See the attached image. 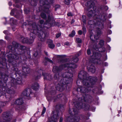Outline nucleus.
<instances>
[{
  "label": "nucleus",
  "instance_id": "a19ab883",
  "mask_svg": "<svg viewBox=\"0 0 122 122\" xmlns=\"http://www.w3.org/2000/svg\"><path fill=\"white\" fill-rule=\"evenodd\" d=\"M68 16H73V15L70 12L67 14Z\"/></svg>",
  "mask_w": 122,
  "mask_h": 122
},
{
  "label": "nucleus",
  "instance_id": "de8ad7c7",
  "mask_svg": "<svg viewBox=\"0 0 122 122\" xmlns=\"http://www.w3.org/2000/svg\"><path fill=\"white\" fill-rule=\"evenodd\" d=\"M61 106L60 105H58L56 107H58V109H60L61 108Z\"/></svg>",
  "mask_w": 122,
  "mask_h": 122
},
{
  "label": "nucleus",
  "instance_id": "b1692460",
  "mask_svg": "<svg viewBox=\"0 0 122 122\" xmlns=\"http://www.w3.org/2000/svg\"><path fill=\"white\" fill-rule=\"evenodd\" d=\"M41 17L43 19H45L46 18V15L43 13H42L41 14Z\"/></svg>",
  "mask_w": 122,
  "mask_h": 122
},
{
  "label": "nucleus",
  "instance_id": "6e6d98bb",
  "mask_svg": "<svg viewBox=\"0 0 122 122\" xmlns=\"http://www.w3.org/2000/svg\"><path fill=\"white\" fill-rule=\"evenodd\" d=\"M40 76H37V77H36V79H39V78H40Z\"/></svg>",
  "mask_w": 122,
  "mask_h": 122
},
{
  "label": "nucleus",
  "instance_id": "f03ea898",
  "mask_svg": "<svg viewBox=\"0 0 122 122\" xmlns=\"http://www.w3.org/2000/svg\"><path fill=\"white\" fill-rule=\"evenodd\" d=\"M51 21L52 20L51 17L50 15H48L47 19L46 20V22L44 23V25L48 24L49 27H50L51 24ZM44 20H39L38 22L41 25L40 26L39 25L38 27L36 25V24L35 23H34L31 26L32 27L31 30L35 34H37L40 38V40L42 41H44L45 38L46 36V32L44 30H43V28L41 26V25L44 24Z\"/></svg>",
  "mask_w": 122,
  "mask_h": 122
},
{
  "label": "nucleus",
  "instance_id": "052dcab7",
  "mask_svg": "<svg viewBox=\"0 0 122 122\" xmlns=\"http://www.w3.org/2000/svg\"><path fill=\"white\" fill-rule=\"evenodd\" d=\"M25 13H28V12H29V11H28V12H27V11H26V10L25 11Z\"/></svg>",
  "mask_w": 122,
  "mask_h": 122
},
{
  "label": "nucleus",
  "instance_id": "39448f33",
  "mask_svg": "<svg viewBox=\"0 0 122 122\" xmlns=\"http://www.w3.org/2000/svg\"><path fill=\"white\" fill-rule=\"evenodd\" d=\"M78 76L79 78L82 80V81L84 85L86 84V81H89L88 80H86L87 78L92 80H93L92 78H91V77L89 76L88 75L86 71L83 70L80 71L78 75Z\"/></svg>",
  "mask_w": 122,
  "mask_h": 122
},
{
  "label": "nucleus",
  "instance_id": "c756f323",
  "mask_svg": "<svg viewBox=\"0 0 122 122\" xmlns=\"http://www.w3.org/2000/svg\"><path fill=\"white\" fill-rule=\"evenodd\" d=\"M76 41L78 43H81L82 42L81 40L79 38H77L76 39Z\"/></svg>",
  "mask_w": 122,
  "mask_h": 122
},
{
  "label": "nucleus",
  "instance_id": "603ef678",
  "mask_svg": "<svg viewBox=\"0 0 122 122\" xmlns=\"http://www.w3.org/2000/svg\"><path fill=\"white\" fill-rule=\"evenodd\" d=\"M7 32H8V31L6 30L4 31V33L5 34H7Z\"/></svg>",
  "mask_w": 122,
  "mask_h": 122
},
{
  "label": "nucleus",
  "instance_id": "20e7f679",
  "mask_svg": "<svg viewBox=\"0 0 122 122\" xmlns=\"http://www.w3.org/2000/svg\"><path fill=\"white\" fill-rule=\"evenodd\" d=\"M90 77H91V76ZM91 77V78H92L93 79V80H92L90 79H88V78H87L86 80H88L89 81H86V84L84 85V86H83L81 87H80L78 88L80 89V91L81 92L86 93L88 92V90L85 87V86H86L88 87H89V85L90 82L92 85H93L95 84L96 80H95L94 79H95V78L93 77Z\"/></svg>",
  "mask_w": 122,
  "mask_h": 122
},
{
  "label": "nucleus",
  "instance_id": "0eeeda50",
  "mask_svg": "<svg viewBox=\"0 0 122 122\" xmlns=\"http://www.w3.org/2000/svg\"><path fill=\"white\" fill-rule=\"evenodd\" d=\"M53 0H45V2L43 1H41V3H42L43 5L44 8V11L46 13H48L46 11L48 10V9L50 7V5H48L49 3L50 4L53 3Z\"/></svg>",
  "mask_w": 122,
  "mask_h": 122
},
{
  "label": "nucleus",
  "instance_id": "4468645a",
  "mask_svg": "<svg viewBox=\"0 0 122 122\" xmlns=\"http://www.w3.org/2000/svg\"><path fill=\"white\" fill-rule=\"evenodd\" d=\"M31 90L29 88L26 89L24 91L23 94L24 96L29 97L31 93Z\"/></svg>",
  "mask_w": 122,
  "mask_h": 122
},
{
  "label": "nucleus",
  "instance_id": "8fccbe9b",
  "mask_svg": "<svg viewBox=\"0 0 122 122\" xmlns=\"http://www.w3.org/2000/svg\"><path fill=\"white\" fill-rule=\"evenodd\" d=\"M75 21L73 20H72L71 21V24H72Z\"/></svg>",
  "mask_w": 122,
  "mask_h": 122
},
{
  "label": "nucleus",
  "instance_id": "aec40b11",
  "mask_svg": "<svg viewBox=\"0 0 122 122\" xmlns=\"http://www.w3.org/2000/svg\"><path fill=\"white\" fill-rule=\"evenodd\" d=\"M101 33V31L100 30H99L97 31V35H95L94 36V38L95 39V40H97L98 39L99 37V35H100Z\"/></svg>",
  "mask_w": 122,
  "mask_h": 122
},
{
  "label": "nucleus",
  "instance_id": "a878e982",
  "mask_svg": "<svg viewBox=\"0 0 122 122\" xmlns=\"http://www.w3.org/2000/svg\"><path fill=\"white\" fill-rule=\"evenodd\" d=\"M75 34V30H73L71 34L69 35V36L71 37H73L74 36Z\"/></svg>",
  "mask_w": 122,
  "mask_h": 122
},
{
  "label": "nucleus",
  "instance_id": "bb28decb",
  "mask_svg": "<svg viewBox=\"0 0 122 122\" xmlns=\"http://www.w3.org/2000/svg\"><path fill=\"white\" fill-rule=\"evenodd\" d=\"M57 57L58 58H60V60H61V63H62L63 62H64H64H65L66 60H64L62 59V56H61L58 55L57 56Z\"/></svg>",
  "mask_w": 122,
  "mask_h": 122
},
{
  "label": "nucleus",
  "instance_id": "79ce46f5",
  "mask_svg": "<svg viewBox=\"0 0 122 122\" xmlns=\"http://www.w3.org/2000/svg\"><path fill=\"white\" fill-rule=\"evenodd\" d=\"M61 35L60 33H59L57 34L56 36V38H58Z\"/></svg>",
  "mask_w": 122,
  "mask_h": 122
},
{
  "label": "nucleus",
  "instance_id": "f704fd0d",
  "mask_svg": "<svg viewBox=\"0 0 122 122\" xmlns=\"http://www.w3.org/2000/svg\"><path fill=\"white\" fill-rule=\"evenodd\" d=\"M104 41L103 40H101L100 41L99 44L101 46H102L104 45Z\"/></svg>",
  "mask_w": 122,
  "mask_h": 122
},
{
  "label": "nucleus",
  "instance_id": "6ab92c4d",
  "mask_svg": "<svg viewBox=\"0 0 122 122\" xmlns=\"http://www.w3.org/2000/svg\"><path fill=\"white\" fill-rule=\"evenodd\" d=\"M22 69L23 72L26 73H28L30 72V70L29 68H26L23 67Z\"/></svg>",
  "mask_w": 122,
  "mask_h": 122
},
{
  "label": "nucleus",
  "instance_id": "680f3d73",
  "mask_svg": "<svg viewBox=\"0 0 122 122\" xmlns=\"http://www.w3.org/2000/svg\"><path fill=\"white\" fill-rule=\"evenodd\" d=\"M0 90V96H1L2 94V92H1Z\"/></svg>",
  "mask_w": 122,
  "mask_h": 122
},
{
  "label": "nucleus",
  "instance_id": "e433bc0d",
  "mask_svg": "<svg viewBox=\"0 0 122 122\" xmlns=\"http://www.w3.org/2000/svg\"><path fill=\"white\" fill-rule=\"evenodd\" d=\"M46 108L45 107H44L43 108V109L42 111V112L41 115H43L45 112L46 111Z\"/></svg>",
  "mask_w": 122,
  "mask_h": 122
},
{
  "label": "nucleus",
  "instance_id": "c03bdc74",
  "mask_svg": "<svg viewBox=\"0 0 122 122\" xmlns=\"http://www.w3.org/2000/svg\"><path fill=\"white\" fill-rule=\"evenodd\" d=\"M78 34L80 35H81L82 34V32L81 30H79L78 31Z\"/></svg>",
  "mask_w": 122,
  "mask_h": 122
},
{
  "label": "nucleus",
  "instance_id": "3c124183",
  "mask_svg": "<svg viewBox=\"0 0 122 122\" xmlns=\"http://www.w3.org/2000/svg\"><path fill=\"white\" fill-rule=\"evenodd\" d=\"M4 43V42L2 40H0V44H1V43Z\"/></svg>",
  "mask_w": 122,
  "mask_h": 122
},
{
  "label": "nucleus",
  "instance_id": "bf43d9fd",
  "mask_svg": "<svg viewBox=\"0 0 122 122\" xmlns=\"http://www.w3.org/2000/svg\"><path fill=\"white\" fill-rule=\"evenodd\" d=\"M9 5H12V3L11 2H9Z\"/></svg>",
  "mask_w": 122,
  "mask_h": 122
},
{
  "label": "nucleus",
  "instance_id": "cd10ccee",
  "mask_svg": "<svg viewBox=\"0 0 122 122\" xmlns=\"http://www.w3.org/2000/svg\"><path fill=\"white\" fill-rule=\"evenodd\" d=\"M7 92L9 94H13L14 93V90H7Z\"/></svg>",
  "mask_w": 122,
  "mask_h": 122
},
{
  "label": "nucleus",
  "instance_id": "ddd939ff",
  "mask_svg": "<svg viewBox=\"0 0 122 122\" xmlns=\"http://www.w3.org/2000/svg\"><path fill=\"white\" fill-rule=\"evenodd\" d=\"M6 59L4 58H0V68H3L6 65Z\"/></svg>",
  "mask_w": 122,
  "mask_h": 122
},
{
  "label": "nucleus",
  "instance_id": "5701e85b",
  "mask_svg": "<svg viewBox=\"0 0 122 122\" xmlns=\"http://www.w3.org/2000/svg\"><path fill=\"white\" fill-rule=\"evenodd\" d=\"M19 13V12L17 11V10L15 9H13L12 10L10 13L11 15H13L15 14H18Z\"/></svg>",
  "mask_w": 122,
  "mask_h": 122
},
{
  "label": "nucleus",
  "instance_id": "2f4dec72",
  "mask_svg": "<svg viewBox=\"0 0 122 122\" xmlns=\"http://www.w3.org/2000/svg\"><path fill=\"white\" fill-rule=\"evenodd\" d=\"M83 19L82 21L83 22L85 23L86 22V17L85 15H83L82 17Z\"/></svg>",
  "mask_w": 122,
  "mask_h": 122
},
{
  "label": "nucleus",
  "instance_id": "423d86ee",
  "mask_svg": "<svg viewBox=\"0 0 122 122\" xmlns=\"http://www.w3.org/2000/svg\"><path fill=\"white\" fill-rule=\"evenodd\" d=\"M29 30L31 32L30 34V38L29 40H28L26 38L22 37L20 38V41L24 43H26L29 44H31L34 41V39L35 38L36 34L31 30V29Z\"/></svg>",
  "mask_w": 122,
  "mask_h": 122
},
{
  "label": "nucleus",
  "instance_id": "4be33fe9",
  "mask_svg": "<svg viewBox=\"0 0 122 122\" xmlns=\"http://www.w3.org/2000/svg\"><path fill=\"white\" fill-rule=\"evenodd\" d=\"M48 61L51 63H53V61L49 59L47 57H45V60L43 62L44 63V64L45 65H46V61Z\"/></svg>",
  "mask_w": 122,
  "mask_h": 122
},
{
  "label": "nucleus",
  "instance_id": "5fc2aeb1",
  "mask_svg": "<svg viewBox=\"0 0 122 122\" xmlns=\"http://www.w3.org/2000/svg\"><path fill=\"white\" fill-rule=\"evenodd\" d=\"M93 47L95 49H97V48H98V47H97V46L96 47L95 46H93Z\"/></svg>",
  "mask_w": 122,
  "mask_h": 122
},
{
  "label": "nucleus",
  "instance_id": "393cba45",
  "mask_svg": "<svg viewBox=\"0 0 122 122\" xmlns=\"http://www.w3.org/2000/svg\"><path fill=\"white\" fill-rule=\"evenodd\" d=\"M10 20L11 22H12L14 24H16L17 22V21L16 20L14 19L13 18H10Z\"/></svg>",
  "mask_w": 122,
  "mask_h": 122
},
{
  "label": "nucleus",
  "instance_id": "f3484780",
  "mask_svg": "<svg viewBox=\"0 0 122 122\" xmlns=\"http://www.w3.org/2000/svg\"><path fill=\"white\" fill-rule=\"evenodd\" d=\"M32 87L34 90H36L39 89V86L37 83H35L33 84Z\"/></svg>",
  "mask_w": 122,
  "mask_h": 122
},
{
  "label": "nucleus",
  "instance_id": "774afa93",
  "mask_svg": "<svg viewBox=\"0 0 122 122\" xmlns=\"http://www.w3.org/2000/svg\"><path fill=\"white\" fill-rule=\"evenodd\" d=\"M16 2H18L17 1V0L16 1Z\"/></svg>",
  "mask_w": 122,
  "mask_h": 122
},
{
  "label": "nucleus",
  "instance_id": "864d4df0",
  "mask_svg": "<svg viewBox=\"0 0 122 122\" xmlns=\"http://www.w3.org/2000/svg\"><path fill=\"white\" fill-rule=\"evenodd\" d=\"M76 109H73V111L74 112H76Z\"/></svg>",
  "mask_w": 122,
  "mask_h": 122
},
{
  "label": "nucleus",
  "instance_id": "7ed1b4c3",
  "mask_svg": "<svg viewBox=\"0 0 122 122\" xmlns=\"http://www.w3.org/2000/svg\"><path fill=\"white\" fill-rule=\"evenodd\" d=\"M8 47L10 49V52L12 53H10L9 54L7 55V57L8 58V61L10 62H11L15 60L18 59L19 58V55L16 53H13L12 52L15 50V47H13L11 46H9Z\"/></svg>",
  "mask_w": 122,
  "mask_h": 122
},
{
  "label": "nucleus",
  "instance_id": "338daca9",
  "mask_svg": "<svg viewBox=\"0 0 122 122\" xmlns=\"http://www.w3.org/2000/svg\"><path fill=\"white\" fill-rule=\"evenodd\" d=\"M92 37V36H91L90 37L91 39V38Z\"/></svg>",
  "mask_w": 122,
  "mask_h": 122
},
{
  "label": "nucleus",
  "instance_id": "4c0bfd02",
  "mask_svg": "<svg viewBox=\"0 0 122 122\" xmlns=\"http://www.w3.org/2000/svg\"><path fill=\"white\" fill-rule=\"evenodd\" d=\"M60 7V6L59 5H56V6H55V10H56L57 9H58V8H59Z\"/></svg>",
  "mask_w": 122,
  "mask_h": 122
},
{
  "label": "nucleus",
  "instance_id": "69168bd1",
  "mask_svg": "<svg viewBox=\"0 0 122 122\" xmlns=\"http://www.w3.org/2000/svg\"><path fill=\"white\" fill-rule=\"evenodd\" d=\"M69 113L70 114H71V112H70V110H69Z\"/></svg>",
  "mask_w": 122,
  "mask_h": 122
},
{
  "label": "nucleus",
  "instance_id": "9d476101",
  "mask_svg": "<svg viewBox=\"0 0 122 122\" xmlns=\"http://www.w3.org/2000/svg\"><path fill=\"white\" fill-rule=\"evenodd\" d=\"M76 107L78 109H80L81 108H85L86 110H88L90 106L89 105H85L84 104L81 102L79 104L77 103L75 105Z\"/></svg>",
  "mask_w": 122,
  "mask_h": 122
},
{
  "label": "nucleus",
  "instance_id": "a211bd4d",
  "mask_svg": "<svg viewBox=\"0 0 122 122\" xmlns=\"http://www.w3.org/2000/svg\"><path fill=\"white\" fill-rule=\"evenodd\" d=\"M52 78V76L49 74H46L44 76V80H51Z\"/></svg>",
  "mask_w": 122,
  "mask_h": 122
},
{
  "label": "nucleus",
  "instance_id": "72a5a7b5",
  "mask_svg": "<svg viewBox=\"0 0 122 122\" xmlns=\"http://www.w3.org/2000/svg\"><path fill=\"white\" fill-rule=\"evenodd\" d=\"M31 4L32 6H35L36 5V3L34 2L33 0H32Z\"/></svg>",
  "mask_w": 122,
  "mask_h": 122
},
{
  "label": "nucleus",
  "instance_id": "a18cd8bd",
  "mask_svg": "<svg viewBox=\"0 0 122 122\" xmlns=\"http://www.w3.org/2000/svg\"><path fill=\"white\" fill-rule=\"evenodd\" d=\"M64 45L68 46L69 45V43L68 42H65V43Z\"/></svg>",
  "mask_w": 122,
  "mask_h": 122
},
{
  "label": "nucleus",
  "instance_id": "9b49d317",
  "mask_svg": "<svg viewBox=\"0 0 122 122\" xmlns=\"http://www.w3.org/2000/svg\"><path fill=\"white\" fill-rule=\"evenodd\" d=\"M85 97H84V95L83 96V98L82 99V98H79V101H81V102H90V100L92 98V97L88 95H86L85 94Z\"/></svg>",
  "mask_w": 122,
  "mask_h": 122
},
{
  "label": "nucleus",
  "instance_id": "7c9ffc66",
  "mask_svg": "<svg viewBox=\"0 0 122 122\" xmlns=\"http://www.w3.org/2000/svg\"><path fill=\"white\" fill-rule=\"evenodd\" d=\"M5 104L1 102L0 101V107H2L5 105Z\"/></svg>",
  "mask_w": 122,
  "mask_h": 122
},
{
  "label": "nucleus",
  "instance_id": "ea45409f",
  "mask_svg": "<svg viewBox=\"0 0 122 122\" xmlns=\"http://www.w3.org/2000/svg\"><path fill=\"white\" fill-rule=\"evenodd\" d=\"M88 24L89 25H92L94 23L93 21L92 20L89 21L88 22Z\"/></svg>",
  "mask_w": 122,
  "mask_h": 122
},
{
  "label": "nucleus",
  "instance_id": "58836bf2",
  "mask_svg": "<svg viewBox=\"0 0 122 122\" xmlns=\"http://www.w3.org/2000/svg\"><path fill=\"white\" fill-rule=\"evenodd\" d=\"M38 55V53L37 52H35L33 54V56L34 57H36Z\"/></svg>",
  "mask_w": 122,
  "mask_h": 122
},
{
  "label": "nucleus",
  "instance_id": "c85d7f7f",
  "mask_svg": "<svg viewBox=\"0 0 122 122\" xmlns=\"http://www.w3.org/2000/svg\"><path fill=\"white\" fill-rule=\"evenodd\" d=\"M99 51L101 52H104L105 51V49L102 47L99 48Z\"/></svg>",
  "mask_w": 122,
  "mask_h": 122
},
{
  "label": "nucleus",
  "instance_id": "1a4fd4ad",
  "mask_svg": "<svg viewBox=\"0 0 122 122\" xmlns=\"http://www.w3.org/2000/svg\"><path fill=\"white\" fill-rule=\"evenodd\" d=\"M11 81L12 82H13V81L14 82L12 84V85H13V84H14L21 85L23 84L22 77L20 76L18 77L16 79H13L11 80Z\"/></svg>",
  "mask_w": 122,
  "mask_h": 122
},
{
  "label": "nucleus",
  "instance_id": "49530a36",
  "mask_svg": "<svg viewBox=\"0 0 122 122\" xmlns=\"http://www.w3.org/2000/svg\"><path fill=\"white\" fill-rule=\"evenodd\" d=\"M63 118L62 117H61L60 118L59 120V122H62L63 120Z\"/></svg>",
  "mask_w": 122,
  "mask_h": 122
},
{
  "label": "nucleus",
  "instance_id": "c9c22d12",
  "mask_svg": "<svg viewBox=\"0 0 122 122\" xmlns=\"http://www.w3.org/2000/svg\"><path fill=\"white\" fill-rule=\"evenodd\" d=\"M82 29L83 30V34L84 35L86 31V28L84 27H83Z\"/></svg>",
  "mask_w": 122,
  "mask_h": 122
},
{
  "label": "nucleus",
  "instance_id": "473e14b6",
  "mask_svg": "<svg viewBox=\"0 0 122 122\" xmlns=\"http://www.w3.org/2000/svg\"><path fill=\"white\" fill-rule=\"evenodd\" d=\"M65 3L67 5H69L70 3V0H64Z\"/></svg>",
  "mask_w": 122,
  "mask_h": 122
},
{
  "label": "nucleus",
  "instance_id": "09e8293b",
  "mask_svg": "<svg viewBox=\"0 0 122 122\" xmlns=\"http://www.w3.org/2000/svg\"><path fill=\"white\" fill-rule=\"evenodd\" d=\"M61 44L60 43H58L57 44L56 46L58 47H59L60 46Z\"/></svg>",
  "mask_w": 122,
  "mask_h": 122
},
{
  "label": "nucleus",
  "instance_id": "6e6552de",
  "mask_svg": "<svg viewBox=\"0 0 122 122\" xmlns=\"http://www.w3.org/2000/svg\"><path fill=\"white\" fill-rule=\"evenodd\" d=\"M14 104L20 106V108L25 110V108L24 105L23 104L22 100V98H19L14 101V103H12V105Z\"/></svg>",
  "mask_w": 122,
  "mask_h": 122
},
{
  "label": "nucleus",
  "instance_id": "dca6fc26",
  "mask_svg": "<svg viewBox=\"0 0 122 122\" xmlns=\"http://www.w3.org/2000/svg\"><path fill=\"white\" fill-rule=\"evenodd\" d=\"M93 10V8H92V9L89 10V12L87 14L88 16L90 17L93 15L94 14H95V10Z\"/></svg>",
  "mask_w": 122,
  "mask_h": 122
},
{
  "label": "nucleus",
  "instance_id": "13d9d810",
  "mask_svg": "<svg viewBox=\"0 0 122 122\" xmlns=\"http://www.w3.org/2000/svg\"><path fill=\"white\" fill-rule=\"evenodd\" d=\"M111 14H109V16H108L109 17V18H110L111 17Z\"/></svg>",
  "mask_w": 122,
  "mask_h": 122
},
{
  "label": "nucleus",
  "instance_id": "37998d69",
  "mask_svg": "<svg viewBox=\"0 0 122 122\" xmlns=\"http://www.w3.org/2000/svg\"><path fill=\"white\" fill-rule=\"evenodd\" d=\"M91 51L89 49H88L87 51V53L88 55H89L91 54Z\"/></svg>",
  "mask_w": 122,
  "mask_h": 122
},
{
  "label": "nucleus",
  "instance_id": "e2e57ef3",
  "mask_svg": "<svg viewBox=\"0 0 122 122\" xmlns=\"http://www.w3.org/2000/svg\"><path fill=\"white\" fill-rule=\"evenodd\" d=\"M120 88L121 89L122 88V85H121L120 86Z\"/></svg>",
  "mask_w": 122,
  "mask_h": 122
},
{
  "label": "nucleus",
  "instance_id": "4d7b16f0",
  "mask_svg": "<svg viewBox=\"0 0 122 122\" xmlns=\"http://www.w3.org/2000/svg\"><path fill=\"white\" fill-rule=\"evenodd\" d=\"M44 52L45 53V54L47 56L48 55V54H47V52H46V51H44Z\"/></svg>",
  "mask_w": 122,
  "mask_h": 122
},
{
  "label": "nucleus",
  "instance_id": "0e129e2a",
  "mask_svg": "<svg viewBox=\"0 0 122 122\" xmlns=\"http://www.w3.org/2000/svg\"><path fill=\"white\" fill-rule=\"evenodd\" d=\"M24 49H25V47H23Z\"/></svg>",
  "mask_w": 122,
  "mask_h": 122
},
{
  "label": "nucleus",
  "instance_id": "412c9836",
  "mask_svg": "<svg viewBox=\"0 0 122 122\" xmlns=\"http://www.w3.org/2000/svg\"><path fill=\"white\" fill-rule=\"evenodd\" d=\"M93 3L91 1L88 2L86 4V5L87 7L91 8L93 6Z\"/></svg>",
  "mask_w": 122,
  "mask_h": 122
},
{
  "label": "nucleus",
  "instance_id": "f8f14e48",
  "mask_svg": "<svg viewBox=\"0 0 122 122\" xmlns=\"http://www.w3.org/2000/svg\"><path fill=\"white\" fill-rule=\"evenodd\" d=\"M87 67L88 70L92 73H94L95 71V67L92 64L89 62L88 65H87Z\"/></svg>",
  "mask_w": 122,
  "mask_h": 122
},
{
  "label": "nucleus",
  "instance_id": "f257e3e1",
  "mask_svg": "<svg viewBox=\"0 0 122 122\" xmlns=\"http://www.w3.org/2000/svg\"><path fill=\"white\" fill-rule=\"evenodd\" d=\"M78 61V58L75 56L73 57L71 62L65 63L60 65L59 67L56 66L53 67L52 71L56 73L54 76L55 79H58L59 72L62 71L63 69L66 68V71L62 75L63 78L61 79L56 86L57 90L61 92L66 87V85L72 81L73 73L74 71V69L77 66L75 63L77 62Z\"/></svg>",
  "mask_w": 122,
  "mask_h": 122
},
{
  "label": "nucleus",
  "instance_id": "2eb2a0df",
  "mask_svg": "<svg viewBox=\"0 0 122 122\" xmlns=\"http://www.w3.org/2000/svg\"><path fill=\"white\" fill-rule=\"evenodd\" d=\"M48 42H49L48 46L51 48L53 49L55 47V45L52 43L53 41L51 40H48Z\"/></svg>",
  "mask_w": 122,
  "mask_h": 122
}]
</instances>
